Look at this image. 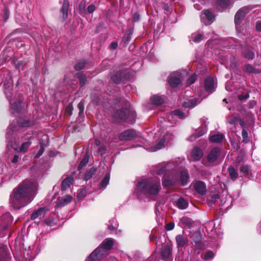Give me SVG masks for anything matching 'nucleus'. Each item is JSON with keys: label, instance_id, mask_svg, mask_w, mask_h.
I'll use <instances>...</instances> for the list:
<instances>
[{"label": "nucleus", "instance_id": "obj_1", "mask_svg": "<svg viewBox=\"0 0 261 261\" xmlns=\"http://www.w3.org/2000/svg\"><path fill=\"white\" fill-rule=\"evenodd\" d=\"M37 190L36 182L25 179L15 187L10 195L9 203L15 210H19L31 203Z\"/></svg>", "mask_w": 261, "mask_h": 261}, {"label": "nucleus", "instance_id": "obj_2", "mask_svg": "<svg viewBox=\"0 0 261 261\" xmlns=\"http://www.w3.org/2000/svg\"><path fill=\"white\" fill-rule=\"evenodd\" d=\"M161 189L160 181L158 179H147L142 180L137 184L136 190L140 194L146 196L157 195Z\"/></svg>", "mask_w": 261, "mask_h": 261}, {"label": "nucleus", "instance_id": "obj_3", "mask_svg": "<svg viewBox=\"0 0 261 261\" xmlns=\"http://www.w3.org/2000/svg\"><path fill=\"white\" fill-rule=\"evenodd\" d=\"M114 240L112 238L105 239L99 247L95 249L87 257L85 261H98L102 259L108 254L114 245Z\"/></svg>", "mask_w": 261, "mask_h": 261}, {"label": "nucleus", "instance_id": "obj_4", "mask_svg": "<svg viewBox=\"0 0 261 261\" xmlns=\"http://www.w3.org/2000/svg\"><path fill=\"white\" fill-rule=\"evenodd\" d=\"M113 116L116 121H124L132 123L135 121L136 114L129 109L126 108L116 111Z\"/></svg>", "mask_w": 261, "mask_h": 261}, {"label": "nucleus", "instance_id": "obj_5", "mask_svg": "<svg viewBox=\"0 0 261 261\" xmlns=\"http://www.w3.org/2000/svg\"><path fill=\"white\" fill-rule=\"evenodd\" d=\"M182 76L181 73L175 72L168 78V83L172 87H176L181 82Z\"/></svg>", "mask_w": 261, "mask_h": 261}, {"label": "nucleus", "instance_id": "obj_6", "mask_svg": "<svg viewBox=\"0 0 261 261\" xmlns=\"http://www.w3.org/2000/svg\"><path fill=\"white\" fill-rule=\"evenodd\" d=\"M201 21L205 25L211 24L215 18L214 14L209 10H204L200 16Z\"/></svg>", "mask_w": 261, "mask_h": 261}, {"label": "nucleus", "instance_id": "obj_7", "mask_svg": "<svg viewBox=\"0 0 261 261\" xmlns=\"http://www.w3.org/2000/svg\"><path fill=\"white\" fill-rule=\"evenodd\" d=\"M249 11L250 9L248 7H244L240 9L235 15L234 22L236 24H239Z\"/></svg>", "mask_w": 261, "mask_h": 261}, {"label": "nucleus", "instance_id": "obj_8", "mask_svg": "<svg viewBox=\"0 0 261 261\" xmlns=\"http://www.w3.org/2000/svg\"><path fill=\"white\" fill-rule=\"evenodd\" d=\"M220 154V149L218 147H215L209 152L207 159L209 162L213 163L216 161Z\"/></svg>", "mask_w": 261, "mask_h": 261}, {"label": "nucleus", "instance_id": "obj_9", "mask_svg": "<svg viewBox=\"0 0 261 261\" xmlns=\"http://www.w3.org/2000/svg\"><path fill=\"white\" fill-rule=\"evenodd\" d=\"M195 191L200 195H203L206 192L205 184L201 181H196L193 184Z\"/></svg>", "mask_w": 261, "mask_h": 261}, {"label": "nucleus", "instance_id": "obj_10", "mask_svg": "<svg viewBox=\"0 0 261 261\" xmlns=\"http://www.w3.org/2000/svg\"><path fill=\"white\" fill-rule=\"evenodd\" d=\"M135 136V132L134 130L128 129L121 133L119 139L120 140H129L133 139Z\"/></svg>", "mask_w": 261, "mask_h": 261}, {"label": "nucleus", "instance_id": "obj_11", "mask_svg": "<svg viewBox=\"0 0 261 261\" xmlns=\"http://www.w3.org/2000/svg\"><path fill=\"white\" fill-rule=\"evenodd\" d=\"M172 248L171 246L165 245L162 248L161 251V255L163 258L166 260L169 258L172 255Z\"/></svg>", "mask_w": 261, "mask_h": 261}, {"label": "nucleus", "instance_id": "obj_12", "mask_svg": "<svg viewBox=\"0 0 261 261\" xmlns=\"http://www.w3.org/2000/svg\"><path fill=\"white\" fill-rule=\"evenodd\" d=\"M204 87L206 91L211 93L214 89V80L213 77H207L204 82Z\"/></svg>", "mask_w": 261, "mask_h": 261}, {"label": "nucleus", "instance_id": "obj_13", "mask_svg": "<svg viewBox=\"0 0 261 261\" xmlns=\"http://www.w3.org/2000/svg\"><path fill=\"white\" fill-rule=\"evenodd\" d=\"M168 142L166 141L165 136H162L158 141L155 146L150 148V149L152 151H155L157 150L160 149L163 147H165Z\"/></svg>", "mask_w": 261, "mask_h": 261}, {"label": "nucleus", "instance_id": "obj_14", "mask_svg": "<svg viewBox=\"0 0 261 261\" xmlns=\"http://www.w3.org/2000/svg\"><path fill=\"white\" fill-rule=\"evenodd\" d=\"M175 239L178 248L183 247L188 242V238L182 234L176 236Z\"/></svg>", "mask_w": 261, "mask_h": 261}, {"label": "nucleus", "instance_id": "obj_15", "mask_svg": "<svg viewBox=\"0 0 261 261\" xmlns=\"http://www.w3.org/2000/svg\"><path fill=\"white\" fill-rule=\"evenodd\" d=\"M203 155V152L198 147H195L192 151V157L193 161H198L200 160Z\"/></svg>", "mask_w": 261, "mask_h": 261}, {"label": "nucleus", "instance_id": "obj_16", "mask_svg": "<svg viewBox=\"0 0 261 261\" xmlns=\"http://www.w3.org/2000/svg\"><path fill=\"white\" fill-rule=\"evenodd\" d=\"M72 199V197L68 195L63 196L57 203V207H62L70 203Z\"/></svg>", "mask_w": 261, "mask_h": 261}, {"label": "nucleus", "instance_id": "obj_17", "mask_svg": "<svg viewBox=\"0 0 261 261\" xmlns=\"http://www.w3.org/2000/svg\"><path fill=\"white\" fill-rule=\"evenodd\" d=\"M21 101L20 99L10 100L11 109L12 110H14V112H12L13 113H14L15 112L17 113L20 112L21 110Z\"/></svg>", "mask_w": 261, "mask_h": 261}, {"label": "nucleus", "instance_id": "obj_18", "mask_svg": "<svg viewBox=\"0 0 261 261\" xmlns=\"http://www.w3.org/2000/svg\"><path fill=\"white\" fill-rule=\"evenodd\" d=\"M69 6V4L68 2L67 1L64 0L62 5V8L61 9L62 18L64 21L67 18Z\"/></svg>", "mask_w": 261, "mask_h": 261}, {"label": "nucleus", "instance_id": "obj_19", "mask_svg": "<svg viewBox=\"0 0 261 261\" xmlns=\"http://www.w3.org/2000/svg\"><path fill=\"white\" fill-rule=\"evenodd\" d=\"M47 210L45 207H41L37 211H34L31 215L32 220H35L37 218L44 216Z\"/></svg>", "mask_w": 261, "mask_h": 261}, {"label": "nucleus", "instance_id": "obj_20", "mask_svg": "<svg viewBox=\"0 0 261 261\" xmlns=\"http://www.w3.org/2000/svg\"><path fill=\"white\" fill-rule=\"evenodd\" d=\"M172 178H169V179H166V177H164L163 185L165 187H169L176 184L178 178V176L176 175H172Z\"/></svg>", "mask_w": 261, "mask_h": 261}, {"label": "nucleus", "instance_id": "obj_21", "mask_svg": "<svg viewBox=\"0 0 261 261\" xmlns=\"http://www.w3.org/2000/svg\"><path fill=\"white\" fill-rule=\"evenodd\" d=\"M243 57L248 60H252L255 56L254 53L248 47H245L243 52Z\"/></svg>", "mask_w": 261, "mask_h": 261}, {"label": "nucleus", "instance_id": "obj_22", "mask_svg": "<svg viewBox=\"0 0 261 261\" xmlns=\"http://www.w3.org/2000/svg\"><path fill=\"white\" fill-rule=\"evenodd\" d=\"M31 144L32 142L29 140L23 143L19 147H18L15 149L19 152L25 153L28 151L29 147L31 146Z\"/></svg>", "mask_w": 261, "mask_h": 261}, {"label": "nucleus", "instance_id": "obj_23", "mask_svg": "<svg viewBox=\"0 0 261 261\" xmlns=\"http://www.w3.org/2000/svg\"><path fill=\"white\" fill-rule=\"evenodd\" d=\"M199 102L197 98H192L187 101H185L183 106L187 108H191L194 107Z\"/></svg>", "mask_w": 261, "mask_h": 261}, {"label": "nucleus", "instance_id": "obj_24", "mask_svg": "<svg viewBox=\"0 0 261 261\" xmlns=\"http://www.w3.org/2000/svg\"><path fill=\"white\" fill-rule=\"evenodd\" d=\"M73 181V178L71 177H67L65 178L62 184V190H66L69 188L70 185Z\"/></svg>", "mask_w": 261, "mask_h": 261}, {"label": "nucleus", "instance_id": "obj_25", "mask_svg": "<svg viewBox=\"0 0 261 261\" xmlns=\"http://www.w3.org/2000/svg\"><path fill=\"white\" fill-rule=\"evenodd\" d=\"M177 206L182 210L186 209L188 206V202L182 198H179L176 201Z\"/></svg>", "mask_w": 261, "mask_h": 261}, {"label": "nucleus", "instance_id": "obj_26", "mask_svg": "<svg viewBox=\"0 0 261 261\" xmlns=\"http://www.w3.org/2000/svg\"><path fill=\"white\" fill-rule=\"evenodd\" d=\"M224 138L222 134H216L210 137V141L213 143H219Z\"/></svg>", "mask_w": 261, "mask_h": 261}, {"label": "nucleus", "instance_id": "obj_27", "mask_svg": "<svg viewBox=\"0 0 261 261\" xmlns=\"http://www.w3.org/2000/svg\"><path fill=\"white\" fill-rule=\"evenodd\" d=\"M150 100L152 103L156 105H160L164 102L163 98L159 95H154L151 97Z\"/></svg>", "mask_w": 261, "mask_h": 261}, {"label": "nucleus", "instance_id": "obj_28", "mask_svg": "<svg viewBox=\"0 0 261 261\" xmlns=\"http://www.w3.org/2000/svg\"><path fill=\"white\" fill-rule=\"evenodd\" d=\"M3 220H7V222L4 224L3 226L2 225V224L1 223V225L4 228H7L8 224L12 222L11 216L9 214L4 215L1 218V221H3Z\"/></svg>", "mask_w": 261, "mask_h": 261}, {"label": "nucleus", "instance_id": "obj_29", "mask_svg": "<svg viewBox=\"0 0 261 261\" xmlns=\"http://www.w3.org/2000/svg\"><path fill=\"white\" fill-rule=\"evenodd\" d=\"M180 180L183 185H186L189 181V174L187 171H182L180 173Z\"/></svg>", "mask_w": 261, "mask_h": 261}, {"label": "nucleus", "instance_id": "obj_30", "mask_svg": "<svg viewBox=\"0 0 261 261\" xmlns=\"http://www.w3.org/2000/svg\"><path fill=\"white\" fill-rule=\"evenodd\" d=\"M111 79L116 84H119L122 80V73L119 72L113 75L111 77Z\"/></svg>", "mask_w": 261, "mask_h": 261}, {"label": "nucleus", "instance_id": "obj_31", "mask_svg": "<svg viewBox=\"0 0 261 261\" xmlns=\"http://www.w3.org/2000/svg\"><path fill=\"white\" fill-rule=\"evenodd\" d=\"M229 174L231 178L235 180L238 178V173L236 169L233 167H230L228 168Z\"/></svg>", "mask_w": 261, "mask_h": 261}, {"label": "nucleus", "instance_id": "obj_32", "mask_svg": "<svg viewBox=\"0 0 261 261\" xmlns=\"http://www.w3.org/2000/svg\"><path fill=\"white\" fill-rule=\"evenodd\" d=\"M163 136H165V138L166 141H167V142L168 143L173 138V131L170 128L169 130L167 131L166 134L164 135Z\"/></svg>", "mask_w": 261, "mask_h": 261}, {"label": "nucleus", "instance_id": "obj_33", "mask_svg": "<svg viewBox=\"0 0 261 261\" xmlns=\"http://www.w3.org/2000/svg\"><path fill=\"white\" fill-rule=\"evenodd\" d=\"M110 180V174H107L106 176H105L104 178L101 181L100 185V187L105 188L109 184Z\"/></svg>", "mask_w": 261, "mask_h": 261}, {"label": "nucleus", "instance_id": "obj_34", "mask_svg": "<svg viewBox=\"0 0 261 261\" xmlns=\"http://www.w3.org/2000/svg\"><path fill=\"white\" fill-rule=\"evenodd\" d=\"M85 65L86 62L85 61H81L75 65L74 68L76 70H80L85 67Z\"/></svg>", "mask_w": 261, "mask_h": 261}, {"label": "nucleus", "instance_id": "obj_35", "mask_svg": "<svg viewBox=\"0 0 261 261\" xmlns=\"http://www.w3.org/2000/svg\"><path fill=\"white\" fill-rule=\"evenodd\" d=\"M217 3L222 8H227L230 4L228 0H218Z\"/></svg>", "mask_w": 261, "mask_h": 261}, {"label": "nucleus", "instance_id": "obj_36", "mask_svg": "<svg viewBox=\"0 0 261 261\" xmlns=\"http://www.w3.org/2000/svg\"><path fill=\"white\" fill-rule=\"evenodd\" d=\"M88 161L89 157L87 155H86L81 162L78 167L79 170H81V169H82L83 167H84L88 163Z\"/></svg>", "mask_w": 261, "mask_h": 261}, {"label": "nucleus", "instance_id": "obj_37", "mask_svg": "<svg viewBox=\"0 0 261 261\" xmlns=\"http://www.w3.org/2000/svg\"><path fill=\"white\" fill-rule=\"evenodd\" d=\"M95 172V169H90L88 171H87L85 176V179L86 180H89L93 174H94Z\"/></svg>", "mask_w": 261, "mask_h": 261}, {"label": "nucleus", "instance_id": "obj_38", "mask_svg": "<svg viewBox=\"0 0 261 261\" xmlns=\"http://www.w3.org/2000/svg\"><path fill=\"white\" fill-rule=\"evenodd\" d=\"M19 127H24L30 125V122L29 121L24 120L22 119H20L18 122Z\"/></svg>", "mask_w": 261, "mask_h": 261}, {"label": "nucleus", "instance_id": "obj_39", "mask_svg": "<svg viewBox=\"0 0 261 261\" xmlns=\"http://www.w3.org/2000/svg\"><path fill=\"white\" fill-rule=\"evenodd\" d=\"M242 135L243 141V142H244L245 143H247V142H248L249 141V139L248 138V132L244 128H243V130H242Z\"/></svg>", "mask_w": 261, "mask_h": 261}, {"label": "nucleus", "instance_id": "obj_40", "mask_svg": "<svg viewBox=\"0 0 261 261\" xmlns=\"http://www.w3.org/2000/svg\"><path fill=\"white\" fill-rule=\"evenodd\" d=\"M249 168L248 166L244 165L241 167V173H242L243 175H248L249 174Z\"/></svg>", "mask_w": 261, "mask_h": 261}, {"label": "nucleus", "instance_id": "obj_41", "mask_svg": "<svg viewBox=\"0 0 261 261\" xmlns=\"http://www.w3.org/2000/svg\"><path fill=\"white\" fill-rule=\"evenodd\" d=\"M203 38V35L202 34H198L193 37V41L195 42L198 43L201 41Z\"/></svg>", "mask_w": 261, "mask_h": 261}, {"label": "nucleus", "instance_id": "obj_42", "mask_svg": "<svg viewBox=\"0 0 261 261\" xmlns=\"http://www.w3.org/2000/svg\"><path fill=\"white\" fill-rule=\"evenodd\" d=\"M86 191L84 189H81L77 191V197L79 198H83L86 195Z\"/></svg>", "mask_w": 261, "mask_h": 261}, {"label": "nucleus", "instance_id": "obj_43", "mask_svg": "<svg viewBox=\"0 0 261 261\" xmlns=\"http://www.w3.org/2000/svg\"><path fill=\"white\" fill-rule=\"evenodd\" d=\"M214 256V253L212 251H207L205 254H204V259L205 260H209L212 259Z\"/></svg>", "mask_w": 261, "mask_h": 261}, {"label": "nucleus", "instance_id": "obj_44", "mask_svg": "<svg viewBox=\"0 0 261 261\" xmlns=\"http://www.w3.org/2000/svg\"><path fill=\"white\" fill-rule=\"evenodd\" d=\"M173 114L175 116H178L180 118H184V113L180 110H175L173 112Z\"/></svg>", "mask_w": 261, "mask_h": 261}, {"label": "nucleus", "instance_id": "obj_45", "mask_svg": "<svg viewBox=\"0 0 261 261\" xmlns=\"http://www.w3.org/2000/svg\"><path fill=\"white\" fill-rule=\"evenodd\" d=\"M196 80V75L195 74H193L191 75L187 80V84L188 85H190L193 84Z\"/></svg>", "mask_w": 261, "mask_h": 261}, {"label": "nucleus", "instance_id": "obj_46", "mask_svg": "<svg viewBox=\"0 0 261 261\" xmlns=\"http://www.w3.org/2000/svg\"><path fill=\"white\" fill-rule=\"evenodd\" d=\"M77 107L80 111L79 115H80L83 113L84 111V106L83 102L82 101H81L80 103H79Z\"/></svg>", "mask_w": 261, "mask_h": 261}, {"label": "nucleus", "instance_id": "obj_47", "mask_svg": "<svg viewBox=\"0 0 261 261\" xmlns=\"http://www.w3.org/2000/svg\"><path fill=\"white\" fill-rule=\"evenodd\" d=\"M80 85L83 86H84L86 82V77L84 75H81L79 76Z\"/></svg>", "mask_w": 261, "mask_h": 261}, {"label": "nucleus", "instance_id": "obj_48", "mask_svg": "<svg viewBox=\"0 0 261 261\" xmlns=\"http://www.w3.org/2000/svg\"><path fill=\"white\" fill-rule=\"evenodd\" d=\"M237 120V117H229L227 118V122L230 124H234Z\"/></svg>", "mask_w": 261, "mask_h": 261}, {"label": "nucleus", "instance_id": "obj_49", "mask_svg": "<svg viewBox=\"0 0 261 261\" xmlns=\"http://www.w3.org/2000/svg\"><path fill=\"white\" fill-rule=\"evenodd\" d=\"M174 227V223H169L165 226V228L167 230L170 231L172 230Z\"/></svg>", "mask_w": 261, "mask_h": 261}, {"label": "nucleus", "instance_id": "obj_50", "mask_svg": "<svg viewBox=\"0 0 261 261\" xmlns=\"http://www.w3.org/2000/svg\"><path fill=\"white\" fill-rule=\"evenodd\" d=\"M106 150V147L104 146H100L98 149V153L100 154L101 155L104 154L105 153V151Z\"/></svg>", "mask_w": 261, "mask_h": 261}, {"label": "nucleus", "instance_id": "obj_51", "mask_svg": "<svg viewBox=\"0 0 261 261\" xmlns=\"http://www.w3.org/2000/svg\"><path fill=\"white\" fill-rule=\"evenodd\" d=\"M249 97V93H246L245 94H241V95H240L238 97L239 99L240 100H245V99H246L247 98H248Z\"/></svg>", "mask_w": 261, "mask_h": 261}, {"label": "nucleus", "instance_id": "obj_52", "mask_svg": "<svg viewBox=\"0 0 261 261\" xmlns=\"http://www.w3.org/2000/svg\"><path fill=\"white\" fill-rule=\"evenodd\" d=\"M11 131L12 132V134L15 131L14 128H13V127L12 126V124L10 125L8 127V130L7 133V136L8 137L9 136L11 135V133L10 132Z\"/></svg>", "mask_w": 261, "mask_h": 261}, {"label": "nucleus", "instance_id": "obj_53", "mask_svg": "<svg viewBox=\"0 0 261 261\" xmlns=\"http://www.w3.org/2000/svg\"><path fill=\"white\" fill-rule=\"evenodd\" d=\"M95 10V7L94 5H91L88 7L87 11L89 13H93Z\"/></svg>", "mask_w": 261, "mask_h": 261}, {"label": "nucleus", "instance_id": "obj_54", "mask_svg": "<svg viewBox=\"0 0 261 261\" xmlns=\"http://www.w3.org/2000/svg\"><path fill=\"white\" fill-rule=\"evenodd\" d=\"M139 19H140V15L139 14V13H138L137 12L135 13L133 16V20L134 21H137L139 20Z\"/></svg>", "mask_w": 261, "mask_h": 261}, {"label": "nucleus", "instance_id": "obj_55", "mask_svg": "<svg viewBox=\"0 0 261 261\" xmlns=\"http://www.w3.org/2000/svg\"><path fill=\"white\" fill-rule=\"evenodd\" d=\"M117 46L118 44L116 42H112L110 45V48L111 49L114 50L117 48Z\"/></svg>", "mask_w": 261, "mask_h": 261}, {"label": "nucleus", "instance_id": "obj_56", "mask_svg": "<svg viewBox=\"0 0 261 261\" xmlns=\"http://www.w3.org/2000/svg\"><path fill=\"white\" fill-rule=\"evenodd\" d=\"M253 67L250 65H247L246 66L245 70L249 72H252L253 71Z\"/></svg>", "mask_w": 261, "mask_h": 261}, {"label": "nucleus", "instance_id": "obj_57", "mask_svg": "<svg viewBox=\"0 0 261 261\" xmlns=\"http://www.w3.org/2000/svg\"><path fill=\"white\" fill-rule=\"evenodd\" d=\"M219 198V195L218 194H215L212 196L211 199L210 200V201L212 202H215Z\"/></svg>", "mask_w": 261, "mask_h": 261}, {"label": "nucleus", "instance_id": "obj_58", "mask_svg": "<svg viewBox=\"0 0 261 261\" xmlns=\"http://www.w3.org/2000/svg\"><path fill=\"white\" fill-rule=\"evenodd\" d=\"M44 151V148L43 147H41L38 152L36 155V158H38L40 157L43 154Z\"/></svg>", "mask_w": 261, "mask_h": 261}, {"label": "nucleus", "instance_id": "obj_59", "mask_svg": "<svg viewBox=\"0 0 261 261\" xmlns=\"http://www.w3.org/2000/svg\"><path fill=\"white\" fill-rule=\"evenodd\" d=\"M20 254V252H16V253L14 254L15 257H16L17 261H22L19 256Z\"/></svg>", "mask_w": 261, "mask_h": 261}, {"label": "nucleus", "instance_id": "obj_60", "mask_svg": "<svg viewBox=\"0 0 261 261\" xmlns=\"http://www.w3.org/2000/svg\"><path fill=\"white\" fill-rule=\"evenodd\" d=\"M130 34H131V33H129L128 35H127V36L126 35H124V40H125V42L129 41V40L130 39Z\"/></svg>", "mask_w": 261, "mask_h": 261}, {"label": "nucleus", "instance_id": "obj_61", "mask_svg": "<svg viewBox=\"0 0 261 261\" xmlns=\"http://www.w3.org/2000/svg\"><path fill=\"white\" fill-rule=\"evenodd\" d=\"M19 156L17 155H15L12 160V162L13 163H15L17 162Z\"/></svg>", "mask_w": 261, "mask_h": 261}, {"label": "nucleus", "instance_id": "obj_62", "mask_svg": "<svg viewBox=\"0 0 261 261\" xmlns=\"http://www.w3.org/2000/svg\"><path fill=\"white\" fill-rule=\"evenodd\" d=\"M201 135L196 136L195 135H192L191 137H190L188 138V140H190V141H193V139H195L196 138H197V137H199Z\"/></svg>", "mask_w": 261, "mask_h": 261}, {"label": "nucleus", "instance_id": "obj_63", "mask_svg": "<svg viewBox=\"0 0 261 261\" xmlns=\"http://www.w3.org/2000/svg\"><path fill=\"white\" fill-rule=\"evenodd\" d=\"M165 171V168L162 167V168L160 170H159V171H157V174H159V175L162 174Z\"/></svg>", "mask_w": 261, "mask_h": 261}, {"label": "nucleus", "instance_id": "obj_64", "mask_svg": "<svg viewBox=\"0 0 261 261\" xmlns=\"http://www.w3.org/2000/svg\"><path fill=\"white\" fill-rule=\"evenodd\" d=\"M256 29L258 31H261V22H257L256 25Z\"/></svg>", "mask_w": 261, "mask_h": 261}]
</instances>
